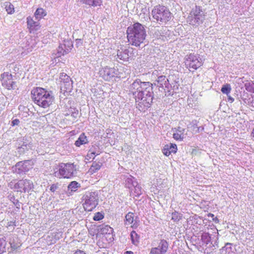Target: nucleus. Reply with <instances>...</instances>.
I'll use <instances>...</instances> for the list:
<instances>
[{"mask_svg":"<svg viewBox=\"0 0 254 254\" xmlns=\"http://www.w3.org/2000/svg\"><path fill=\"white\" fill-rule=\"evenodd\" d=\"M102 2V0H85V4L93 6L100 5Z\"/></svg>","mask_w":254,"mask_h":254,"instance_id":"obj_25","label":"nucleus"},{"mask_svg":"<svg viewBox=\"0 0 254 254\" xmlns=\"http://www.w3.org/2000/svg\"><path fill=\"white\" fill-rule=\"evenodd\" d=\"M126 253H127V254H133V253L131 251H127L126 252Z\"/></svg>","mask_w":254,"mask_h":254,"instance_id":"obj_55","label":"nucleus"},{"mask_svg":"<svg viewBox=\"0 0 254 254\" xmlns=\"http://www.w3.org/2000/svg\"><path fill=\"white\" fill-rule=\"evenodd\" d=\"M106 227H107V231L108 230V229H109H109H111V227H108V226H106ZM106 228H104V229H103V232H104V231H105V230H106Z\"/></svg>","mask_w":254,"mask_h":254,"instance_id":"obj_53","label":"nucleus"},{"mask_svg":"<svg viewBox=\"0 0 254 254\" xmlns=\"http://www.w3.org/2000/svg\"><path fill=\"white\" fill-rule=\"evenodd\" d=\"M236 82L240 85V86H242V83H244V86L246 90L248 92L251 93H254V83L249 81L246 80L245 82L244 81L243 78H238L236 80Z\"/></svg>","mask_w":254,"mask_h":254,"instance_id":"obj_15","label":"nucleus"},{"mask_svg":"<svg viewBox=\"0 0 254 254\" xmlns=\"http://www.w3.org/2000/svg\"><path fill=\"white\" fill-rule=\"evenodd\" d=\"M54 170V173L58 175H73L77 173L76 166L72 163H61Z\"/></svg>","mask_w":254,"mask_h":254,"instance_id":"obj_7","label":"nucleus"},{"mask_svg":"<svg viewBox=\"0 0 254 254\" xmlns=\"http://www.w3.org/2000/svg\"><path fill=\"white\" fill-rule=\"evenodd\" d=\"M153 17L158 22L166 23L171 18V13L167 7L164 6L158 5L152 10Z\"/></svg>","mask_w":254,"mask_h":254,"instance_id":"obj_6","label":"nucleus"},{"mask_svg":"<svg viewBox=\"0 0 254 254\" xmlns=\"http://www.w3.org/2000/svg\"><path fill=\"white\" fill-rule=\"evenodd\" d=\"M127 33L128 42L136 47L139 46L143 43L146 36L144 27L138 22L129 26Z\"/></svg>","mask_w":254,"mask_h":254,"instance_id":"obj_2","label":"nucleus"},{"mask_svg":"<svg viewBox=\"0 0 254 254\" xmlns=\"http://www.w3.org/2000/svg\"><path fill=\"white\" fill-rule=\"evenodd\" d=\"M213 219V221L215 223H219V219H218L216 217H214H214H213V219Z\"/></svg>","mask_w":254,"mask_h":254,"instance_id":"obj_50","label":"nucleus"},{"mask_svg":"<svg viewBox=\"0 0 254 254\" xmlns=\"http://www.w3.org/2000/svg\"><path fill=\"white\" fill-rule=\"evenodd\" d=\"M100 75L105 80H110L115 77L117 72L115 68L108 66L102 68L99 71Z\"/></svg>","mask_w":254,"mask_h":254,"instance_id":"obj_12","label":"nucleus"},{"mask_svg":"<svg viewBox=\"0 0 254 254\" xmlns=\"http://www.w3.org/2000/svg\"><path fill=\"white\" fill-rule=\"evenodd\" d=\"M88 142V140L84 133H82L80 135L77 140L75 142L74 144L79 147L81 145L85 144Z\"/></svg>","mask_w":254,"mask_h":254,"instance_id":"obj_22","label":"nucleus"},{"mask_svg":"<svg viewBox=\"0 0 254 254\" xmlns=\"http://www.w3.org/2000/svg\"><path fill=\"white\" fill-rule=\"evenodd\" d=\"M203 63V60L199 55L190 54L186 57L185 64L189 68L196 69L200 67Z\"/></svg>","mask_w":254,"mask_h":254,"instance_id":"obj_8","label":"nucleus"},{"mask_svg":"<svg viewBox=\"0 0 254 254\" xmlns=\"http://www.w3.org/2000/svg\"><path fill=\"white\" fill-rule=\"evenodd\" d=\"M177 149L176 144H170L165 145L162 151L165 155L168 156L171 153H176Z\"/></svg>","mask_w":254,"mask_h":254,"instance_id":"obj_18","label":"nucleus"},{"mask_svg":"<svg viewBox=\"0 0 254 254\" xmlns=\"http://www.w3.org/2000/svg\"><path fill=\"white\" fill-rule=\"evenodd\" d=\"M75 46L77 48L81 47L83 46V41L81 39H76L75 41Z\"/></svg>","mask_w":254,"mask_h":254,"instance_id":"obj_41","label":"nucleus"},{"mask_svg":"<svg viewBox=\"0 0 254 254\" xmlns=\"http://www.w3.org/2000/svg\"><path fill=\"white\" fill-rule=\"evenodd\" d=\"M161 251L159 250L157 248H153L151 249L150 254H165V253L161 254Z\"/></svg>","mask_w":254,"mask_h":254,"instance_id":"obj_40","label":"nucleus"},{"mask_svg":"<svg viewBox=\"0 0 254 254\" xmlns=\"http://www.w3.org/2000/svg\"><path fill=\"white\" fill-rule=\"evenodd\" d=\"M227 96H228V101L229 102H230V103L233 102V101H234V99L229 95Z\"/></svg>","mask_w":254,"mask_h":254,"instance_id":"obj_45","label":"nucleus"},{"mask_svg":"<svg viewBox=\"0 0 254 254\" xmlns=\"http://www.w3.org/2000/svg\"><path fill=\"white\" fill-rule=\"evenodd\" d=\"M33 48V47L32 46H31V47H30L29 48H27V49H26L27 52H26V54L27 53H29L30 52H31Z\"/></svg>","mask_w":254,"mask_h":254,"instance_id":"obj_47","label":"nucleus"},{"mask_svg":"<svg viewBox=\"0 0 254 254\" xmlns=\"http://www.w3.org/2000/svg\"><path fill=\"white\" fill-rule=\"evenodd\" d=\"M205 15L200 6H195L192 8L187 18V22L190 24L198 26L202 23L205 19Z\"/></svg>","mask_w":254,"mask_h":254,"instance_id":"obj_5","label":"nucleus"},{"mask_svg":"<svg viewBox=\"0 0 254 254\" xmlns=\"http://www.w3.org/2000/svg\"><path fill=\"white\" fill-rule=\"evenodd\" d=\"M221 91L223 94H225L227 95H228L231 91V87L230 85L229 84H226L223 85Z\"/></svg>","mask_w":254,"mask_h":254,"instance_id":"obj_30","label":"nucleus"},{"mask_svg":"<svg viewBox=\"0 0 254 254\" xmlns=\"http://www.w3.org/2000/svg\"><path fill=\"white\" fill-rule=\"evenodd\" d=\"M31 95L34 103L44 108L49 107L54 100L49 91L41 87L33 88L31 91Z\"/></svg>","mask_w":254,"mask_h":254,"instance_id":"obj_3","label":"nucleus"},{"mask_svg":"<svg viewBox=\"0 0 254 254\" xmlns=\"http://www.w3.org/2000/svg\"><path fill=\"white\" fill-rule=\"evenodd\" d=\"M33 164V161L30 160L19 162L12 167L13 173L17 174L25 173L32 168Z\"/></svg>","mask_w":254,"mask_h":254,"instance_id":"obj_9","label":"nucleus"},{"mask_svg":"<svg viewBox=\"0 0 254 254\" xmlns=\"http://www.w3.org/2000/svg\"><path fill=\"white\" fill-rule=\"evenodd\" d=\"M28 147L26 144H23L21 146L19 147L17 149L18 152L20 153H23L25 150H27Z\"/></svg>","mask_w":254,"mask_h":254,"instance_id":"obj_39","label":"nucleus"},{"mask_svg":"<svg viewBox=\"0 0 254 254\" xmlns=\"http://www.w3.org/2000/svg\"><path fill=\"white\" fill-rule=\"evenodd\" d=\"M131 50H132L131 48H121L117 52L118 58L123 61H127L131 57Z\"/></svg>","mask_w":254,"mask_h":254,"instance_id":"obj_14","label":"nucleus"},{"mask_svg":"<svg viewBox=\"0 0 254 254\" xmlns=\"http://www.w3.org/2000/svg\"><path fill=\"white\" fill-rule=\"evenodd\" d=\"M63 45L64 46V48H65L64 51L68 53L70 51L73 47L72 43L69 40L64 41Z\"/></svg>","mask_w":254,"mask_h":254,"instance_id":"obj_31","label":"nucleus"},{"mask_svg":"<svg viewBox=\"0 0 254 254\" xmlns=\"http://www.w3.org/2000/svg\"><path fill=\"white\" fill-rule=\"evenodd\" d=\"M130 236L132 243L137 246L139 242V236L134 231H131Z\"/></svg>","mask_w":254,"mask_h":254,"instance_id":"obj_24","label":"nucleus"},{"mask_svg":"<svg viewBox=\"0 0 254 254\" xmlns=\"http://www.w3.org/2000/svg\"><path fill=\"white\" fill-rule=\"evenodd\" d=\"M231 245V244L230 243H227L225 245V247H226V249H228V248H231L230 247H228V246H230Z\"/></svg>","mask_w":254,"mask_h":254,"instance_id":"obj_51","label":"nucleus"},{"mask_svg":"<svg viewBox=\"0 0 254 254\" xmlns=\"http://www.w3.org/2000/svg\"><path fill=\"white\" fill-rule=\"evenodd\" d=\"M47 14L45 10L42 8H38L36 10L34 16L37 20H40Z\"/></svg>","mask_w":254,"mask_h":254,"instance_id":"obj_23","label":"nucleus"},{"mask_svg":"<svg viewBox=\"0 0 254 254\" xmlns=\"http://www.w3.org/2000/svg\"><path fill=\"white\" fill-rule=\"evenodd\" d=\"M157 86L159 87L162 88L163 89H165L166 88L169 89L170 87L169 80L165 76L161 75L159 76L157 80Z\"/></svg>","mask_w":254,"mask_h":254,"instance_id":"obj_17","label":"nucleus"},{"mask_svg":"<svg viewBox=\"0 0 254 254\" xmlns=\"http://www.w3.org/2000/svg\"><path fill=\"white\" fill-rule=\"evenodd\" d=\"M83 206L85 211H91L98 204L99 194L97 191H87L83 195Z\"/></svg>","mask_w":254,"mask_h":254,"instance_id":"obj_4","label":"nucleus"},{"mask_svg":"<svg viewBox=\"0 0 254 254\" xmlns=\"http://www.w3.org/2000/svg\"><path fill=\"white\" fill-rule=\"evenodd\" d=\"M4 6L6 11L8 14H11L14 12V6L9 2H6L4 3Z\"/></svg>","mask_w":254,"mask_h":254,"instance_id":"obj_27","label":"nucleus"},{"mask_svg":"<svg viewBox=\"0 0 254 254\" xmlns=\"http://www.w3.org/2000/svg\"><path fill=\"white\" fill-rule=\"evenodd\" d=\"M126 185H128V187L130 188V185L132 187L134 185H137V182L136 181V179L132 176H129V177L127 178L126 181Z\"/></svg>","mask_w":254,"mask_h":254,"instance_id":"obj_26","label":"nucleus"},{"mask_svg":"<svg viewBox=\"0 0 254 254\" xmlns=\"http://www.w3.org/2000/svg\"><path fill=\"white\" fill-rule=\"evenodd\" d=\"M64 178H69V177L68 176H64Z\"/></svg>","mask_w":254,"mask_h":254,"instance_id":"obj_57","label":"nucleus"},{"mask_svg":"<svg viewBox=\"0 0 254 254\" xmlns=\"http://www.w3.org/2000/svg\"><path fill=\"white\" fill-rule=\"evenodd\" d=\"M217 233H218L217 232ZM202 241L208 246V248H211L212 250H214L218 246V237L216 233L214 234H210L208 233L204 232L201 235Z\"/></svg>","mask_w":254,"mask_h":254,"instance_id":"obj_10","label":"nucleus"},{"mask_svg":"<svg viewBox=\"0 0 254 254\" xmlns=\"http://www.w3.org/2000/svg\"><path fill=\"white\" fill-rule=\"evenodd\" d=\"M60 79L61 80L60 83L63 82H66V81L68 82V81H71L69 76H68L66 73H61L60 76Z\"/></svg>","mask_w":254,"mask_h":254,"instance_id":"obj_35","label":"nucleus"},{"mask_svg":"<svg viewBox=\"0 0 254 254\" xmlns=\"http://www.w3.org/2000/svg\"><path fill=\"white\" fill-rule=\"evenodd\" d=\"M11 247L13 250H16L17 249L18 247L15 246L14 244H13L12 243H10Z\"/></svg>","mask_w":254,"mask_h":254,"instance_id":"obj_49","label":"nucleus"},{"mask_svg":"<svg viewBox=\"0 0 254 254\" xmlns=\"http://www.w3.org/2000/svg\"><path fill=\"white\" fill-rule=\"evenodd\" d=\"M58 187L56 184H53L50 187V190L52 192L55 191L58 189Z\"/></svg>","mask_w":254,"mask_h":254,"instance_id":"obj_43","label":"nucleus"},{"mask_svg":"<svg viewBox=\"0 0 254 254\" xmlns=\"http://www.w3.org/2000/svg\"><path fill=\"white\" fill-rule=\"evenodd\" d=\"M72 81L60 83L61 89L64 92H70L72 88Z\"/></svg>","mask_w":254,"mask_h":254,"instance_id":"obj_21","label":"nucleus"},{"mask_svg":"<svg viewBox=\"0 0 254 254\" xmlns=\"http://www.w3.org/2000/svg\"><path fill=\"white\" fill-rule=\"evenodd\" d=\"M104 218V215L101 212H97L95 214V215L93 217V220L94 221H100L102 220Z\"/></svg>","mask_w":254,"mask_h":254,"instance_id":"obj_38","label":"nucleus"},{"mask_svg":"<svg viewBox=\"0 0 254 254\" xmlns=\"http://www.w3.org/2000/svg\"><path fill=\"white\" fill-rule=\"evenodd\" d=\"M133 187L134 188V193H135V196H139L142 193L141 188L138 185V183H137L136 186L134 185Z\"/></svg>","mask_w":254,"mask_h":254,"instance_id":"obj_36","label":"nucleus"},{"mask_svg":"<svg viewBox=\"0 0 254 254\" xmlns=\"http://www.w3.org/2000/svg\"><path fill=\"white\" fill-rule=\"evenodd\" d=\"M19 123V121L18 119H14L11 122V126H14L18 125Z\"/></svg>","mask_w":254,"mask_h":254,"instance_id":"obj_44","label":"nucleus"},{"mask_svg":"<svg viewBox=\"0 0 254 254\" xmlns=\"http://www.w3.org/2000/svg\"><path fill=\"white\" fill-rule=\"evenodd\" d=\"M74 254H86L85 252L83 251L77 250L76 251Z\"/></svg>","mask_w":254,"mask_h":254,"instance_id":"obj_46","label":"nucleus"},{"mask_svg":"<svg viewBox=\"0 0 254 254\" xmlns=\"http://www.w3.org/2000/svg\"><path fill=\"white\" fill-rule=\"evenodd\" d=\"M14 187L15 189H18V191L26 192L33 188V184L27 179L21 180L15 184Z\"/></svg>","mask_w":254,"mask_h":254,"instance_id":"obj_11","label":"nucleus"},{"mask_svg":"<svg viewBox=\"0 0 254 254\" xmlns=\"http://www.w3.org/2000/svg\"><path fill=\"white\" fill-rule=\"evenodd\" d=\"M101 165L97 163H93L90 167L89 172L91 174H93L96 172L97 170L100 169Z\"/></svg>","mask_w":254,"mask_h":254,"instance_id":"obj_32","label":"nucleus"},{"mask_svg":"<svg viewBox=\"0 0 254 254\" xmlns=\"http://www.w3.org/2000/svg\"><path fill=\"white\" fill-rule=\"evenodd\" d=\"M78 1H80L83 2V3H85V0H77Z\"/></svg>","mask_w":254,"mask_h":254,"instance_id":"obj_56","label":"nucleus"},{"mask_svg":"<svg viewBox=\"0 0 254 254\" xmlns=\"http://www.w3.org/2000/svg\"><path fill=\"white\" fill-rule=\"evenodd\" d=\"M65 50V48H64L63 44H60V45L59 46L58 49H57V57H60L62 56H63L65 54L68 53V52L64 51Z\"/></svg>","mask_w":254,"mask_h":254,"instance_id":"obj_28","label":"nucleus"},{"mask_svg":"<svg viewBox=\"0 0 254 254\" xmlns=\"http://www.w3.org/2000/svg\"><path fill=\"white\" fill-rule=\"evenodd\" d=\"M208 216H210V217H212V218H213V217H214V214H213L209 213V214H208Z\"/></svg>","mask_w":254,"mask_h":254,"instance_id":"obj_54","label":"nucleus"},{"mask_svg":"<svg viewBox=\"0 0 254 254\" xmlns=\"http://www.w3.org/2000/svg\"><path fill=\"white\" fill-rule=\"evenodd\" d=\"M78 187H79V184L75 181L71 182L68 186V190H70L71 191H75Z\"/></svg>","mask_w":254,"mask_h":254,"instance_id":"obj_37","label":"nucleus"},{"mask_svg":"<svg viewBox=\"0 0 254 254\" xmlns=\"http://www.w3.org/2000/svg\"><path fill=\"white\" fill-rule=\"evenodd\" d=\"M182 218V215L175 211L172 213V219L175 222H178Z\"/></svg>","mask_w":254,"mask_h":254,"instance_id":"obj_33","label":"nucleus"},{"mask_svg":"<svg viewBox=\"0 0 254 254\" xmlns=\"http://www.w3.org/2000/svg\"><path fill=\"white\" fill-rule=\"evenodd\" d=\"M168 246L169 244L167 241L163 239L160 241L158 247L155 248H157L159 250L161 251L160 253H165L166 254L168 249Z\"/></svg>","mask_w":254,"mask_h":254,"instance_id":"obj_19","label":"nucleus"},{"mask_svg":"<svg viewBox=\"0 0 254 254\" xmlns=\"http://www.w3.org/2000/svg\"><path fill=\"white\" fill-rule=\"evenodd\" d=\"M16 202H14V204H15L16 205H18L19 206L20 205L19 204V201L17 199L15 200Z\"/></svg>","mask_w":254,"mask_h":254,"instance_id":"obj_52","label":"nucleus"},{"mask_svg":"<svg viewBox=\"0 0 254 254\" xmlns=\"http://www.w3.org/2000/svg\"><path fill=\"white\" fill-rule=\"evenodd\" d=\"M129 91L133 95L139 110L143 111L150 107L153 98V85L151 83L136 79L130 84Z\"/></svg>","mask_w":254,"mask_h":254,"instance_id":"obj_1","label":"nucleus"},{"mask_svg":"<svg viewBox=\"0 0 254 254\" xmlns=\"http://www.w3.org/2000/svg\"><path fill=\"white\" fill-rule=\"evenodd\" d=\"M27 23L28 28L29 29L30 32L37 31L40 28L39 22L38 21H34L33 18L30 16H28L27 18Z\"/></svg>","mask_w":254,"mask_h":254,"instance_id":"obj_16","label":"nucleus"},{"mask_svg":"<svg viewBox=\"0 0 254 254\" xmlns=\"http://www.w3.org/2000/svg\"><path fill=\"white\" fill-rule=\"evenodd\" d=\"M8 225L9 226H15L16 225L15 224V222L10 221L8 223Z\"/></svg>","mask_w":254,"mask_h":254,"instance_id":"obj_48","label":"nucleus"},{"mask_svg":"<svg viewBox=\"0 0 254 254\" xmlns=\"http://www.w3.org/2000/svg\"><path fill=\"white\" fill-rule=\"evenodd\" d=\"M185 129L179 127L178 129L173 133V137L177 140H182L185 137Z\"/></svg>","mask_w":254,"mask_h":254,"instance_id":"obj_20","label":"nucleus"},{"mask_svg":"<svg viewBox=\"0 0 254 254\" xmlns=\"http://www.w3.org/2000/svg\"><path fill=\"white\" fill-rule=\"evenodd\" d=\"M96 154L98 155L99 153H96V152L94 151L91 152V151H89V152L87 154V156L90 157V158L91 157H93L94 158V156L96 155Z\"/></svg>","mask_w":254,"mask_h":254,"instance_id":"obj_42","label":"nucleus"},{"mask_svg":"<svg viewBox=\"0 0 254 254\" xmlns=\"http://www.w3.org/2000/svg\"><path fill=\"white\" fill-rule=\"evenodd\" d=\"M252 106L254 107V103H252Z\"/></svg>","mask_w":254,"mask_h":254,"instance_id":"obj_58","label":"nucleus"},{"mask_svg":"<svg viewBox=\"0 0 254 254\" xmlns=\"http://www.w3.org/2000/svg\"><path fill=\"white\" fill-rule=\"evenodd\" d=\"M11 74L4 73L2 77V85L7 89H12L15 87V83L12 80Z\"/></svg>","mask_w":254,"mask_h":254,"instance_id":"obj_13","label":"nucleus"},{"mask_svg":"<svg viewBox=\"0 0 254 254\" xmlns=\"http://www.w3.org/2000/svg\"><path fill=\"white\" fill-rule=\"evenodd\" d=\"M125 218L126 225H130L132 224L133 222V213L131 212L128 213L126 215Z\"/></svg>","mask_w":254,"mask_h":254,"instance_id":"obj_29","label":"nucleus"},{"mask_svg":"<svg viewBox=\"0 0 254 254\" xmlns=\"http://www.w3.org/2000/svg\"><path fill=\"white\" fill-rule=\"evenodd\" d=\"M6 242L3 238H0V254L5 251Z\"/></svg>","mask_w":254,"mask_h":254,"instance_id":"obj_34","label":"nucleus"}]
</instances>
